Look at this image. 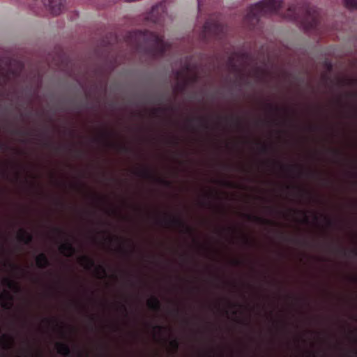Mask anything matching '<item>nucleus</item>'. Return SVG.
<instances>
[{"label":"nucleus","instance_id":"obj_3","mask_svg":"<svg viewBox=\"0 0 357 357\" xmlns=\"http://www.w3.org/2000/svg\"><path fill=\"white\" fill-rule=\"evenodd\" d=\"M1 305L6 309H8L12 305V296L10 294L6 291H3L0 294Z\"/></svg>","mask_w":357,"mask_h":357},{"label":"nucleus","instance_id":"obj_7","mask_svg":"<svg viewBox=\"0 0 357 357\" xmlns=\"http://www.w3.org/2000/svg\"><path fill=\"white\" fill-rule=\"evenodd\" d=\"M36 262L37 266L40 267L45 266L47 264V259L45 255L40 254L36 258Z\"/></svg>","mask_w":357,"mask_h":357},{"label":"nucleus","instance_id":"obj_1","mask_svg":"<svg viewBox=\"0 0 357 357\" xmlns=\"http://www.w3.org/2000/svg\"><path fill=\"white\" fill-rule=\"evenodd\" d=\"M282 6V0H261L248 7L250 14L271 13Z\"/></svg>","mask_w":357,"mask_h":357},{"label":"nucleus","instance_id":"obj_4","mask_svg":"<svg viewBox=\"0 0 357 357\" xmlns=\"http://www.w3.org/2000/svg\"><path fill=\"white\" fill-rule=\"evenodd\" d=\"M59 251L64 255L71 256L74 253V248L70 243H64L59 246Z\"/></svg>","mask_w":357,"mask_h":357},{"label":"nucleus","instance_id":"obj_5","mask_svg":"<svg viewBox=\"0 0 357 357\" xmlns=\"http://www.w3.org/2000/svg\"><path fill=\"white\" fill-rule=\"evenodd\" d=\"M79 262L86 269H90L93 266L92 259L86 256H81L79 258Z\"/></svg>","mask_w":357,"mask_h":357},{"label":"nucleus","instance_id":"obj_6","mask_svg":"<svg viewBox=\"0 0 357 357\" xmlns=\"http://www.w3.org/2000/svg\"><path fill=\"white\" fill-rule=\"evenodd\" d=\"M56 348L57 352L59 354H61L63 355H68L70 352L68 345H66L65 344L57 343L56 344Z\"/></svg>","mask_w":357,"mask_h":357},{"label":"nucleus","instance_id":"obj_9","mask_svg":"<svg viewBox=\"0 0 357 357\" xmlns=\"http://www.w3.org/2000/svg\"><path fill=\"white\" fill-rule=\"evenodd\" d=\"M345 7L349 9H357V0H343Z\"/></svg>","mask_w":357,"mask_h":357},{"label":"nucleus","instance_id":"obj_2","mask_svg":"<svg viewBox=\"0 0 357 357\" xmlns=\"http://www.w3.org/2000/svg\"><path fill=\"white\" fill-rule=\"evenodd\" d=\"M43 5L54 15H59L65 10V0H41Z\"/></svg>","mask_w":357,"mask_h":357},{"label":"nucleus","instance_id":"obj_10","mask_svg":"<svg viewBox=\"0 0 357 357\" xmlns=\"http://www.w3.org/2000/svg\"><path fill=\"white\" fill-rule=\"evenodd\" d=\"M19 238L24 243H27L31 241V236L29 233H23L20 231L19 233Z\"/></svg>","mask_w":357,"mask_h":357},{"label":"nucleus","instance_id":"obj_8","mask_svg":"<svg viewBox=\"0 0 357 357\" xmlns=\"http://www.w3.org/2000/svg\"><path fill=\"white\" fill-rule=\"evenodd\" d=\"M147 305L149 308L157 310L159 307V302L155 298H151L147 301Z\"/></svg>","mask_w":357,"mask_h":357},{"label":"nucleus","instance_id":"obj_11","mask_svg":"<svg viewBox=\"0 0 357 357\" xmlns=\"http://www.w3.org/2000/svg\"><path fill=\"white\" fill-rule=\"evenodd\" d=\"M3 284L7 285L8 287V288L10 289H16V285H15V282L10 279L6 278V279L3 280Z\"/></svg>","mask_w":357,"mask_h":357}]
</instances>
